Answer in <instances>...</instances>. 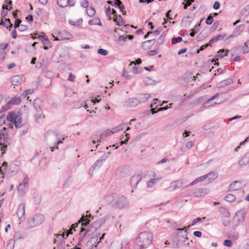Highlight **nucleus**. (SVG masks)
Returning a JSON list of instances; mask_svg holds the SVG:
<instances>
[{"label":"nucleus","mask_w":249,"mask_h":249,"mask_svg":"<svg viewBox=\"0 0 249 249\" xmlns=\"http://www.w3.org/2000/svg\"><path fill=\"white\" fill-rule=\"evenodd\" d=\"M88 213L89 211H87L86 214L83 215L82 216L80 220L78 221V223L72 224L69 231H71L72 230L76 231V230L75 228L78 227L79 224L81 223L80 229L82 230V231H83L87 235H90L91 234L94 233L97 230L92 224L91 225L89 224V222L90 221V218H91L93 219V217H91L90 213L88 214Z\"/></svg>","instance_id":"obj_1"},{"label":"nucleus","mask_w":249,"mask_h":249,"mask_svg":"<svg viewBox=\"0 0 249 249\" xmlns=\"http://www.w3.org/2000/svg\"><path fill=\"white\" fill-rule=\"evenodd\" d=\"M107 201L112 205L118 209H123L129 205L128 201L126 197L123 196H117L114 197L112 195H109L106 197Z\"/></svg>","instance_id":"obj_2"},{"label":"nucleus","mask_w":249,"mask_h":249,"mask_svg":"<svg viewBox=\"0 0 249 249\" xmlns=\"http://www.w3.org/2000/svg\"><path fill=\"white\" fill-rule=\"evenodd\" d=\"M153 235L151 232L143 231L140 233L136 239V242L140 249H145L152 243Z\"/></svg>","instance_id":"obj_3"},{"label":"nucleus","mask_w":249,"mask_h":249,"mask_svg":"<svg viewBox=\"0 0 249 249\" xmlns=\"http://www.w3.org/2000/svg\"><path fill=\"white\" fill-rule=\"evenodd\" d=\"M45 216L41 213H36L32 218H29L26 223V229H31L41 225L45 221Z\"/></svg>","instance_id":"obj_4"},{"label":"nucleus","mask_w":249,"mask_h":249,"mask_svg":"<svg viewBox=\"0 0 249 249\" xmlns=\"http://www.w3.org/2000/svg\"><path fill=\"white\" fill-rule=\"evenodd\" d=\"M9 143L8 129L5 127H1L0 128V149L2 151V155L5 153Z\"/></svg>","instance_id":"obj_5"},{"label":"nucleus","mask_w":249,"mask_h":249,"mask_svg":"<svg viewBox=\"0 0 249 249\" xmlns=\"http://www.w3.org/2000/svg\"><path fill=\"white\" fill-rule=\"evenodd\" d=\"M39 101V99H36L34 102V108L36 111L35 119L36 122L37 123H39L45 118V116L43 115L42 110L38 104Z\"/></svg>","instance_id":"obj_6"},{"label":"nucleus","mask_w":249,"mask_h":249,"mask_svg":"<svg viewBox=\"0 0 249 249\" xmlns=\"http://www.w3.org/2000/svg\"><path fill=\"white\" fill-rule=\"evenodd\" d=\"M106 233H103L101 236L100 233H96L95 235L91 237L87 242V246H90L93 245V246H99L100 242L104 238Z\"/></svg>","instance_id":"obj_7"},{"label":"nucleus","mask_w":249,"mask_h":249,"mask_svg":"<svg viewBox=\"0 0 249 249\" xmlns=\"http://www.w3.org/2000/svg\"><path fill=\"white\" fill-rule=\"evenodd\" d=\"M112 134V132L111 129H107L104 131L101 134L98 136V135L93 134L91 137V142L94 144L96 142L99 143L101 141V139H104L105 138L107 137Z\"/></svg>","instance_id":"obj_8"},{"label":"nucleus","mask_w":249,"mask_h":249,"mask_svg":"<svg viewBox=\"0 0 249 249\" xmlns=\"http://www.w3.org/2000/svg\"><path fill=\"white\" fill-rule=\"evenodd\" d=\"M176 230L178 231L177 236L178 238V243H185L186 241L188 239L187 237L188 233L187 227L177 229ZM184 245H186V243H184Z\"/></svg>","instance_id":"obj_9"},{"label":"nucleus","mask_w":249,"mask_h":249,"mask_svg":"<svg viewBox=\"0 0 249 249\" xmlns=\"http://www.w3.org/2000/svg\"><path fill=\"white\" fill-rule=\"evenodd\" d=\"M185 183H186V181L184 179L178 180L174 182H171L169 187L167 188L166 190L169 191H172L176 189H179L181 188V186Z\"/></svg>","instance_id":"obj_10"},{"label":"nucleus","mask_w":249,"mask_h":249,"mask_svg":"<svg viewBox=\"0 0 249 249\" xmlns=\"http://www.w3.org/2000/svg\"><path fill=\"white\" fill-rule=\"evenodd\" d=\"M138 104V101L135 97H130L126 99L124 102V106L127 108L134 107Z\"/></svg>","instance_id":"obj_11"},{"label":"nucleus","mask_w":249,"mask_h":249,"mask_svg":"<svg viewBox=\"0 0 249 249\" xmlns=\"http://www.w3.org/2000/svg\"><path fill=\"white\" fill-rule=\"evenodd\" d=\"M25 205L23 204H20L18 208L17 215L20 222H23L25 219Z\"/></svg>","instance_id":"obj_12"},{"label":"nucleus","mask_w":249,"mask_h":249,"mask_svg":"<svg viewBox=\"0 0 249 249\" xmlns=\"http://www.w3.org/2000/svg\"><path fill=\"white\" fill-rule=\"evenodd\" d=\"M245 211L244 209L237 211L234 217V221L238 224L242 223L245 218Z\"/></svg>","instance_id":"obj_13"},{"label":"nucleus","mask_w":249,"mask_h":249,"mask_svg":"<svg viewBox=\"0 0 249 249\" xmlns=\"http://www.w3.org/2000/svg\"><path fill=\"white\" fill-rule=\"evenodd\" d=\"M53 38L55 40V37L53 36ZM71 35L66 31H62L59 32L57 36L56 40H69L71 38Z\"/></svg>","instance_id":"obj_14"},{"label":"nucleus","mask_w":249,"mask_h":249,"mask_svg":"<svg viewBox=\"0 0 249 249\" xmlns=\"http://www.w3.org/2000/svg\"><path fill=\"white\" fill-rule=\"evenodd\" d=\"M28 185V179L24 178L23 181L20 183L18 187V191L21 195H23L25 192L26 188Z\"/></svg>","instance_id":"obj_15"},{"label":"nucleus","mask_w":249,"mask_h":249,"mask_svg":"<svg viewBox=\"0 0 249 249\" xmlns=\"http://www.w3.org/2000/svg\"><path fill=\"white\" fill-rule=\"evenodd\" d=\"M209 192L206 188H196L193 191V194L196 197H200L207 195Z\"/></svg>","instance_id":"obj_16"},{"label":"nucleus","mask_w":249,"mask_h":249,"mask_svg":"<svg viewBox=\"0 0 249 249\" xmlns=\"http://www.w3.org/2000/svg\"><path fill=\"white\" fill-rule=\"evenodd\" d=\"M242 181L241 180H235L232 182L229 186L230 191H234L239 190L241 188V184Z\"/></svg>","instance_id":"obj_17"},{"label":"nucleus","mask_w":249,"mask_h":249,"mask_svg":"<svg viewBox=\"0 0 249 249\" xmlns=\"http://www.w3.org/2000/svg\"><path fill=\"white\" fill-rule=\"evenodd\" d=\"M142 179V176L140 174L133 176L130 179V184L132 187L136 188Z\"/></svg>","instance_id":"obj_18"},{"label":"nucleus","mask_w":249,"mask_h":249,"mask_svg":"<svg viewBox=\"0 0 249 249\" xmlns=\"http://www.w3.org/2000/svg\"><path fill=\"white\" fill-rule=\"evenodd\" d=\"M245 25L244 24H241L237 26L234 30L232 34L228 37V38L234 37L239 35L245 29Z\"/></svg>","instance_id":"obj_19"},{"label":"nucleus","mask_w":249,"mask_h":249,"mask_svg":"<svg viewBox=\"0 0 249 249\" xmlns=\"http://www.w3.org/2000/svg\"><path fill=\"white\" fill-rule=\"evenodd\" d=\"M150 96V95L147 93L141 94L139 95L138 96L136 97L138 101V104L146 102L149 98Z\"/></svg>","instance_id":"obj_20"},{"label":"nucleus","mask_w":249,"mask_h":249,"mask_svg":"<svg viewBox=\"0 0 249 249\" xmlns=\"http://www.w3.org/2000/svg\"><path fill=\"white\" fill-rule=\"evenodd\" d=\"M233 83L232 79L229 78L226 80L221 81L217 84V87L219 88H223L231 85Z\"/></svg>","instance_id":"obj_21"},{"label":"nucleus","mask_w":249,"mask_h":249,"mask_svg":"<svg viewBox=\"0 0 249 249\" xmlns=\"http://www.w3.org/2000/svg\"><path fill=\"white\" fill-rule=\"evenodd\" d=\"M106 221V217H102L97 220L95 221L92 224L93 226L96 228V229L97 230L100 228L101 226L104 225Z\"/></svg>","instance_id":"obj_22"},{"label":"nucleus","mask_w":249,"mask_h":249,"mask_svg":"<svg viewBox=\"0 0 249 249\" xmlns=\"http://www.w3.org/2000/svg\"><path fill=\"white\" fill-rule=\"evenodd\" d=\"M114 6L118 7L123 15H126V12L124 10V6L120 0H115Z\"/></svg>","instance_id":"obj_23"},{"label":"nucleus","mask_w":249,"mask_h":249,"mask_svg":"<svg viewBox=\"0 0 249 249\" xmlns=\"http://www.w3.org/2000/svg\"><path fill=\"white\" fill-rule=\"evenodd\" d=\"M11 83L13 85L17 86L22 82V78L18 75H15L11 78Z\"/></svg>","instance_id":"obj_24"},{"label":"nucleus","mask_w":249,"mask_h":249,"mask_svg":"<svg viewBox=\"0 0 249 249\" xmlns=\"http://www.w3.org/2000/svg\"><path fill=\"white\" fill-rule=\"evenodd\" d=\"M206 178H208L209 182H211L215 180L218 177V173L216 172H211L205 175Z\"/></svg>","instance_id":"obj_25"},{"label":"nucleus","mask_w":249,"mask_h":249,"mask_svg":"<svg viewBox=\"0 0 249 249\" xmlns=\"http://www.w3.org/2000/svg\"><path fill=\"white\" fill-rule=\"evenodd\" d=\"M113 20L119 26L124 25L125 21L121 15H115V17H113Z\"/></svg>","instance_id":"obj_26"},{"label":"nucleus","mask_w":249,"mask_h":249,"mask_svg":"<svg viewBox=\"0 0 249 249\" xmlns=\"http://www.w3.org/2000/svg\"><path fill=\"white\" fill-rule=\"evenodd\" d=\"M65 139V137L63 135H61L60 136H57V142H56V144L53 147H51V150L52 152L55 149H58V145L62 143L63 142V141Z\"/></svg>","instance_id":"obj_27"},{"label":"nucleus","mask_w":249,"mask_h":249,"mask_svg":"<svg viewBox=\"0 0 249 249\" xmlns=\"http://www.w3.org/2000/svg\"><path fill=\"white\" fill-rule=\"evenodd\" d=\"M41 34L42 35H40L38 36V37L40 38V40L41 41L42 44L44 45H49L50 44L49 39L44 33H42Z\"/></svg>","instance_id":"obj_28"},{"label":"nucleus","mask_w":249,"mask_h":249,"mask_svg":"<svg viewBox=\"0 0 249 249\" xmlns=\"http://www.w3.org/2000/svg\"><path fill=\"white\" fill-rule=\"evenodd\" d=\"M18 114V113H16V112H10L8 113L7 119L9 122L14 124V122H15V120H16V117H17Z\"/></svg>","instance_id":"obj_29"},{"label":"nucleus","mask_w":249,"mask_h":249,"mask_svg":"<svg viewBox=\"0 0 249 249\" xmlns=\"http://www.w3.org/2000/svg\"><path fill=\"white\" fill-rule=\"evenodd\" d=\"M87 234L82 230L80 229V232L79 233V237L78 238V243L75 246L78 247V246H81V243L83 242L84 238L87 236Z\"/></svg>","instance_id":"obj_30"},{"label":"nucleus","mask_w":249,"mask_h":249,"mask_svg":"<svg viewBox=\"0 0 249 249\" xmlns=\"http://www.w3.org/2000/svg\"><path fill=\"white\" fill-rule=\"evenodd\" d=\"M9 102L12 106L18 105L21 102V98L19 96H15L12 97Z\"/></svg>","instance_id":"obj_31"},{"label":"nucleus","mask_w":249,"mask_h":249,"mask_svg":"<svg viewBox=\"0 0 249 249\" xmlns=\"http://www.w3.org/2000/svg\"><path fill=\"white\" fill-rule=\"evenodd\" d=\"M249 163V157L247 155L244 156L239 161V165L240 166H245Z\"/></svg>","instance_id":"obj_32"},{"label":"nucleus","mask_w":249,"mask_h":249,"mask_svg":"<svg viewBox=\"0 0 249 249\" xmlns=\"http://www.w3.org/2000/svg\"><path fill=\"white\" fill-rule=\"evenodd\" d=\"M226 36L225 35H218L215 36H214L209 41L210 44H213L215 42L218 41V40H222L224 39V38Z\"/></svg>","instance_id":"obj_33"},{"label":"nucleus","mask_w":249,"mask_h":249,"mask_svg":"<svg viewBox=\"0 0 249 249\" xmlns=\"http://www.w3.org/2000/svg\"><path fill=\"white\" fill-rule=\"evenodd\" d=\"M24 236L19 231H16L14 233L13 238L12 239L15 242L18 240H23Z\"/></svg>","instance_id":"obj_34"},{"label":"nucleus","mask_w":249,"mask_h":249,"mask_svg":"<svg viewBox=\"0 0 249 249\" xmlns=\"http://www.w3.org/2000/svg\"><path fill=\"white\" fill-rule=\"evenodd\" d=\"M5 21H1L0 23V25H2L7 29L11 30V28L13 27V24L11 23L10 19L6 18H5Z\"/></svg>","instance_id":"obj_35"},{"label":"nucleus","mask_w":249,"mask_h":249,"mask_svg":"<svg viewBox=\"0 0 249 249\" xmlns=\"http://www.w3.org/2000/svg\"><path fill=\"white\" fill-rule=\"evenodd\" d=\"M89 25H98L101 26L102 23L99 18L95 17L89 21Z\"/></svg>","instance_id":"obj_36"},{"label":"nucleus","mask_w":249,"mask_h":249,"mask_svg":"<svg viewBox=\"0 0 249 249\" xmlns=\"http://www.w3.org/2000/svg\"><path fill=\"white\" fill-rule=\"evenodd\" d=\"M161 178H155L150 179L147 183V187L151 188L155 185Z\"/></svg>","instance_id":"obj_37"},{"label":"nucleus","mask_w":249,"mask_h":249,"mask_svg":"<svg viewBox=\"0 0 249 249\" xmlns=\"http://www.w3.org/2000/svg\"><path fill=\"white\" fill-rule=\"evenodd\" d=\"M103 161H101L100 159H98L94 163L93 165L90 167L89 171H93L95 167H100L102 166Z\"/></svg>","instance_id":"obj_38"},{"label":"nucleus","mask_w":249,"mask_h":249,"mask_svg":"<svg viewBox=\"0 0 249 249\" xmlns=\"http://www.w3.org/2000/svg\"><path fill=\"white\" fill-rule=\"evenodd\" d=\"M206 175L202 176L200 177H198L196 178V179H195L194 181H193L189 185H194L196 183L202 181L206 179Z\"/></svg>","instance_id":"obj_39"},{"label":"nucleus","mask_w":249,"mask_h":249,"mask_svg":"<svg viewBox=\"0 0 249 249\" xmlns=\"http://www.w3.org/2000/svg\"><path fill=\"white\" fill-rule=\"evenodd\" d=\"M15 126L16 127H20L22 125V120L21 118L19 115H18L16 117V120H15V122L14 123Z\"/></svg>","instance_id":"obj_40"},{"label":"nucleus","mask_w":249,"mask_h":249,"mask_svg":"<svg viewBox=\"0 0 249 249\" xmlns=\"http://www.w3.org/2000/svg\"><path fill=\"white\" fill-rule=\"evenodd\" d=\"M236 199V197L232 194H228L225 197V200L228 202H233Z\"/></svg>","instance_id":"obj_41"},{"label":"nucleus","mask_w":249,"mask_h":249,"mask_svg":"<svg viewBox=\"0 0 249 249\" xmlns=\"http://www.w3.org/2000/svg\"><path fill=\"white\" fill-rule=\"evenodd\" d=\"M71 232H70L69 231L67 230V231H65V233H63L62 234H58L57 235V238H59L60 240L63 239H66L69 235L70 234H71Z\"/></svg>","instance_id":"obj_42"},{"label":"nucleus","mask_w":249,"mask_h":249,"mask_svg":"<svg viewBox=\"0 0 249 249\" xmlns=\"http://www.w3.org/2000/svg\"><path fill=\"white\" fill-rule=\"evenodd\" d=\"M129 135L128 134L126 133L125 135L121 137L120 139L121 142H120V145H122L123 144L126 143L129 138Z\"/></svg>","instance_id":"obj_43"},{"label":"nucleus","mask_w":249,"mask_h":249,"mask_svg":"<svg viewBox=\"0 0 249 249\" xmlns=\"http://www.w3.org/2000/svg\"><path fill=\"white\" fill-rule=\"evenodd\" d=\"M241 14L243 16H248L249 15V4L246 5L241 11Z\"/></svg>","instance_id":"obj_44"},{"label":"nucleus","mask_w":249,"mask_h":249,"mask_svg":"<svg viewBox=\"0 0 249 249\" xmlns=\"http://www.w3.org/2000/svg\"><path fill=\"white\" fill-rule=\"evenodd\" d=\"M87 13L89 17H93L95 13V10L92 7H90L87 9Z\"/></svg>","instance_id":"obj_45"},{"label":"nucleus","mask_w":249,"mask_h":249,"mask_svg":"<svg viewBox=\"0 0 249 249\" xmlns=\"http://www.w3.org/2000/svg\"><path fill=\"white\" fill-rule=\"evenodd\" d=\"M57 4L60 7H65L68 5V0H57Z\"/></svg>","instance_id":"obj_46"},{"label":"nucleus","mask_w":249,"mask_h":249,"mask_svg":"<svg viewBox=\"0 0 249 249\" xmlns=\"http://www.w3.org/2000/svg\"><path fill=\"white\" fill-rule=\"evenodd\" d=\"M228 52V51H225L224 50H220V51H219V52H218L217 56L220 58H222L227 55Z\"/></svg>","instance_id":"obj_47"},{"label":"nucleus","mask_w":249,"mask_h":249,"mask_svg":"<svg viewBox=\"0 0 249 249\" xmlns=\"http://www.w3.org/2000/svg\"><path fill=\"white\" fill-rule=\"evenodd\" d=\"M15 243V241H13V239L9 240L6 245V249H13Z\"/></svg>","instance_id":"obj_48"},{"label":"nucleus","mask_w":249,"mask_h":249,"mask_svg":"<svg viewBox=\"0 0 249 249\" xmlns=\"http://www.w3.org/2000/svg\"><path fill=\"white\" fill-rule=\"evenodd\" d=\"M165 35L166 34L164 32H163L160 35V36L159 38L157 40V43L158 44V45H161L164 42V38Z\"/></svg>","instance_id":"obj_49"},{"label":"nucleus","mask_w":249,"mask_h":249,"mask_svg":"<svg viewBox=\"0 0 249 249\" xmlns=\"http://www.w3.org/2000/svg\"><path fill=\"white\" fill-rule=\"evenodd\" d=\"M155 43V40L151 39V40H149L143 42V45L145 46L148 44V45H147V47L149 48V47H150L152 46L153 45H154Z\"/></svg>","instance_id":"obj_50"},{"label":"nucleus","mask_w":249,"mask_h":249,"mask_svg":"<svg viewBox=\"0 0 249 249\" xmlns=\"http://www.w3.org/2000/svg\"><path fill=\"white\" fill-rule=\"evenodd\" d=\"M98 53L102 55L106 56L108 54V51L104 49H99L97 51Z\"/></svg>","instance_id":"obj_51"},{"label":"nucleus","mask_w":249,"mask_h":249,"mask_svg":"<svg viewBox=\"0 0 249 249\" xmlns=\"http://www.w3.org/2000/svg\"><path fill=\"white\" fill-rule=\"evenodd\" d=\"M182 40V38L181 37H174L172 39L171 43L173 44H175L177 43L180 42Z\"/></svg>","instance_id":"obj_52"},{"label":"nucleus","mask_w":249,"mask_h":249,"mask_svg":"<svg viewBox=\"0 0 249 249\" xmlns=\"http://www.w3.org/2000/svg\"><path fill=\"white\" fill-rule=\"evenodd\" d=\"M5 7V5H3L2 6V11H1V14H0L2 18H4L5 17H6L8 12V9H4Z\"/></svg>","instance_id":"obj_53"},{"label":"nucleus","mask_w":249,"mask_h":249,"mask_svg":"<svg viewBox=\"0 0 249 249\" xmlns=\"http://www.w3.org/2000/svg\"><path fill=\"white\" fill-rule=\"evenodd\" d=\"M201 218H200V217H197L196 218H195L193 220L192 222V224L191 225H189L188 226V227H187V230L189 229V228L191 227V226H194L195 225V224H196L197 222H200L201 221Z\"/></svg>","instance_id":"obj_54"},{"label":"nucleus","mask_w":249,"mask_h":249,"mask_svg":"<svg viewBox=\"0 0 249 249\" xmlns=\"http://www.w3.org/2000/svg\"><path fill=\"white\" fill-rule=\"evenodd\" d=\"M34 90L33 89H28L22 93V96L23 98H25L28 95L32 94Z\"/></svg>","instance_id":"obj_55"},{"label":"nucleus","mask_w":249,"mask_h":249,"mask_svg":"<svg viewBox=\"0 0 249 249\" xmlns=\"http://www.w3.org/2000/svg\"><path fill=\"white\" fill-rule=\"evenodd\" d=\"M144 83L146 85H151L154 83V81L150 78L147 77L144 79L143 80Z\"/></svg>","instance_id":"obj_56"},{"label":"nucleus","mask_w":249,"mask_h":249,"mask_svg":"<svg viewBox=\"0 0 249 249\" xmlns=\"http://www.w3.org/2000/svg\"><path fill=\"white\" fill-rule=\"evenodd\" d=\"M12 106V105L10 103V102L8 101L6 104L5 105V106H3L1 108V111H6L7 110H8L10 107H11Z\"/></svg>","instance_id":"obj_57"},{"label":"nucleus","mask_w":249,"mask_h":249,"mask_svg":"<svg viewBox=\"0 0 249 249\" xmlns=\"http://www.w3.org/2000/svg\"><path fill=\"white\" fill-rule=\"evenodd\" d=\"M12 106V105L10 103V102L8 101L6 104L5 105V106H3L1 108V111H6L7 110H8L10 107H11Z\"/></svg>","instance_id":"obj_58"},{"label":"nucleus","mask_w":249,"mask_h":249,"mask_svg":"<svg viewBox=\"0 0 249 249\" xmlns=\"http://www.w3.org/2000/svg\"><path fill=\"white\" fill-rule=\"evenodd\" d=\"M213 21V17L211 15L209 16L206 19V23L208 25L212 24Z\"/></svg>","instance_id":"obj_59"},{"label":"nucleus","mask_w":249,"mask_h":249,"mask_svg":"<svg viewBox=\"0 0 249 249\" xmlns=\"http://www.w3.org/2000/svg\"><path fill=\"white\" fill-rule=\"evenodd\" d=\"M109 155L110 152H107L103 155L99 159L104 162L109 157Z\"/></svg>","instance_id":"obj_60"},{"label":"nucleus","mask_w":249,"mask_h":249,"mask_svg":"<svg viewBox=\"0 0 249 249\" xmlns=\"http://www.w3.org/2000/svg\"><path fill=\"white\" fill-rule=\"evenodd\" d=\"M110 10H111V9L109 6H108L106 10V15L108 18L109 20H110L111 19V12Z\"/></svg>","instance_id":"obj_61"},{"label":"nucleus","mask_w":249,"mask_h":249,"mask_svg":"<svg viewBox=\"0 0 249 249\" xmlns=\"http://www.w3.org/2000/svg\"><path fill=\"white\" fill-rule=\"evenodd\" d=\"M223 244L224 246H225L226 247H232V242H231V240H228V239L225 240L224 241Z\"/></svg>","instance_id":"obj_62"},{"label":"nucleus","mask_w":249,"mask_h":249,"mask_svg":"<svg viewBox=\"0 0 249 249\" xmlns=\"http://www.w3.org/2000/svg\"><path fill=\"white\" fill-rule=\"evenodd\" d=\"M27 29H28V26L27 25H24L22 24H21L18 27V30L19 32H23V31H26Z\"/></svg>","instance_id":"obj_63"},{"label":"nucleus","mask_w":249,"mask_h":249,"mask_svg":"<svg viewBox=\"0 0 249 249\" xmlns=\"http://www.w3.org/2000/svg\"><path fill=\"white\" fill-rule=\"evenodd\" d=\"M158 53V51L156 50H150L147 53L149 56H154Z\"/></svg>","instance_id":"obj_64"}]
</instances>
